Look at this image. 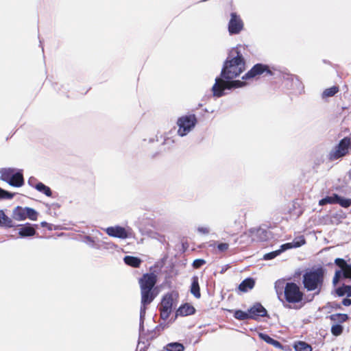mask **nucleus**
<instances>
[{"mask_svg":"<svg viewBox=\"0 0 351 351\" xmlns=\"http://www.w3.org/2000/svg\"><path fill=\"white\" fill-rule=\"evenodd\" d=\"M0 226L5 228H12L15 226L12 219L7 216L2 210H0Z\"/></svg>","mask_w":351,"mask_h":351,"instance_id":"obj_23","label":"nucleus"},{"mask_svg":"<svg viewBox=\"0 0 351 351\" xmlns=\"http://www.w3.org/2000/svg\"><path fill=\"white\" fill-rule=\"evenodd\" d=\"M342 304L346 306H349L351 305V299L350 298H344L342 300Z\"/></svg>","mask_w":351,"mask_h":351,"instance_id":"obj_41","label":"nucleus"},{"mask_svg":"<svg viewBox=\"0 0 351 351\" xmlns=\"http://www.w3.org/2000/svg\"><path fill=\"white\" fill-rule=\"evenodd\" d=\"M36 233V231L35 228L30 223H26L23 226H21L19 231V234L22 238L32 237L35 235Z\"/></svg>","mask_w":351,"mask_h":351,"instance_id":"obj_18","label":"nucleus"},{"mask_svg":"<svg viewBox=\"0 0 351 351\" xmlns=\"http://www.w3.org/2000/svg\"><path fill=\"white\" fill-rule=\"evenodd\" d=\"M341 271L340 270H337L335 273V276L333 277V283H337L341 278H343V276L341 274Z\"/></svg>","mask_w":351,"mask_h":351,"instance_id":"obj_39","label":"nucleus"},{"mask_svg":"<svg viewBox=\"0 0 351 351\" xmlns=\"http://www.w3.org/2000/svg\"><path fill=\"white\" fill-rule=\"evenodd\" d=\"M195 309L193 306L186 303L176 311V316H188L194 314Z\"/></svg>","mask_w":351,"mask_h":351,"instance_id":"obj_17","label":"nucleus"},{"mask_svg":"<svg viewBox=\"0 0 351 351\" xmlns=\"http://www.w3.org/2000/svg\"><path fill=\"white\" fill-rule=\"evenodd\" d=\"M304 293L295 282H287L284 287L283 297L281 301L289 304H298L302 302Z\"/></svg>","mask_w":351,"mask_h":351,"instance_id":"obj_4","label":"nucleus"},{"mask_svg":"<svg viewBox=\"0 0 351 351\" xmlns=\"http://www.w3.org/2000/svg\"><path fill=\"white\" fill-rule=\"evenodd\" d=\"M341 206L348 208L351 206V199H344L339 196V200L337 202Z\"/></svg>","mask_w":351,"mask_h":351,"instance_id":"obj_34","label":"nucleus"},{"mask_svg":"<svg viewBox=\"0 0 351 351\" xmlns=\"http://www.w3.org/2000/svg\"><path fill=\"white\" fill-rule=\"evenodd\" d=\"M336 293L339 296H344L351 297V285H346L343 284L342 286L338 287L336 289Z\"/></svg>","mask_w":351,"mask_h":351,"instance_id":"obj_25","label":"nucleus"},{"mask_svg":"<svg viewBox=\"0 0 351 351\" xmlns=\"http://www.w3.org/2000/svg\"><path fill=\"white\" fill-rule=\"evenodd\" d=\"M197 230L199 232L204 234H206L209 233V229L206 227H199L197 228Z\"/></svg>","mask_w":351,"mask_h":351,"instance_id":"obj_40","label":"nucleus"},{"mask_svg":"<svg viewBox=\"0 0 351 351\" xmlns=\"http://www.w3.org/2000/svg\"><path fill=\"white\" fill-rule=\"evenodd\" d=\"M191 293L196 298H200L201 297V292H200V287L199 285V279L197 276H193L192 278V283L191 285Z\"/></svg>","mask_w":351,"mask_h":351,"instance_id":"obj_22","label":"nucleus"},{"mask_svg":"<svg viewBox=\"0 0 351 351\" xmlns=\"http://www.w3.org/2000/svg\"><path fill=\"white\" fill-rule=\"evenodd\" d=\"M106 232L110 237L122 239H127L130 236L125 228L119 226L108 227L106 229Z\"/></svg>","mask_w":351,"mask_h":351,"instance_id":"obj_12","label":"nucleus"},{"mask_svg":"<svg viewBox=\"0 0 351 351\" xmlns=\"http://www.w3.org/2000/svg\"><path fill=\"white\" fill-rule=\"evenodd\" d=\"M249 315H250L249 311L245 312L241 310H237V311H235V312L234 313V318H236L237 319H239V320H245V319H250Z\"/></svg>","mask_w":351,"mask_h":351,"instance_id":"obj_31","label":"nucleus"},{"mask_svg":"<svg viewBox=\"0 0 351 351\" xmlns=\"http://www.w3.org/2000/svg\"><path fill=\"white\" fill-rule=\"evenodd\" d=\"M280 254V251H279V250H278L265 254L264 255V259L265 260H271Z\"/></svg>","mask_w":351,"mask_h":351,"instance_id":"obj_35","label":"nucleus"},{"mask_svg":"<svg viewBox=\"0 0 351 351\" xmlns=\"http://www.w3.org/2000/svg\"><path fill=\"white\" fill-rule=\"evenodd\" d=\"M245 69V63L238 47L232 49L223 64L220 77L215 78L212 87L213 97H221L226 95V90L246 85L245 81L233 80Z\"/></svg>","mask_w":351,"mask_h":351,"instance_id":"obj_1","label":"nucleus"},{"mask_svg":"<svg viewBox=\"0 0 351 351\" xmlns=\"http://www.w3.org/2000/svg\"><path fill=\"white\" fill-rule=\"evenodd\" d=\"M24 183V179L23 174L20 172L14 173H13L10 182L9 184L15 186V187H20Z\"/></svg>","mask_w":351,"mask_h":351,"instance_id":"obj_21","label":"nucleus"},{"mask_svg":"<svg viewBox=\"0 0 351 351\" xmlns=\"http://www.w3.org/2000/svg\"><path fill=\"white\" fill-rule=\"evenodd\" d=\"M338 92V88L337 86H332L329 88H326L322 94L323 97H332Z\"/></svg>","mask_w":351,"mask_h":351,"instance_id":"obj_33","label":"nucleus"},{"mask_svg":"<svg viewBox=\"0 0 351 351\" xmlns=\"http://www.w3.org/2000/svg\"><path fill=\"white\" fill-rule=\"evenodd\" d=\"M330 320L333 323L330 332L333 336L338 337L343 332V327L341 324L347 322L350 317L346 313H334L328 316Z\"/></svg>","mask_w":351,"mask_h":351,"instance_id":"obj_6","label":"nucleus"},{"mask_svg":"<svg viewBox=\"0 0 351 351\" xmlns=\"http://www.w3.org/2000/svg\"><path fill=\"white\" fill-rule=\"evenodd\" d=\"M166 351H184V346L178 342L169 343L164 348Z\"/></svg>","mask_w":351,"mask_h":351,"instance_id":"obj_28","label":"nucleus"},{"mask_svg":"<svg viewBox=\"0 0 351 351\" xmlns=\"http://www.w3.org/2000/svg\"><path fill=\"white\" fill-rule=\"evenodd\" d=\"M12 217L16 221H23L27 218L32 221H36L38 217V213L32 208L16 206L13 210Z\"/></svg>","mask_w":351,"mask_h":351,"instance_id":"obj_7","label":"nucleus"},{"mask_svg":"<svg viewBox=\"0 0 351 351\" xmlns=\"http://www.w3.org/2000/svg\"><path fill=\"white\" fill-rule=\"evenodd\" d=\"M206 264V261L204 260V259H195L193 262V268L195 269H199L200 268L202 265H205Z\"/></svg>","mask_w":351,"mask_h":351,"instance_id":"obj_36","label":"nucleus"},{"mask_svg":"<svg viewBox=\"0 0 351 351\" xmlns=\"http://www.w3.org/2000/svg\"><path fill=\"white\" fill-rule=\"evenodd\" d=\"M173 303L172 293H167L162 297L159 306L160 317L162 319L165 321L169 317L173 310Z\"/></svg>","mask_w":351,"mask_h":351,"instance_id":"obj_8","label":"nucleus"},{"mask_svg":"<svg viewBox=\"0 0 351 351\" xmlns=\"http://www.w3.org/2000/svg\"><path fill=\"white\" fill-rule=\"evenodd\" d=\"M294 349L295 351H312V347L305 341H298L295 343Z\"/></svg>","mask_w":351,"mask_h":351,"instance_id":"obj_29","label":"nucleus"},{"mask_svg":"<svg viewBox=\"0 0 351 351\" xmlns=\"http://www.w3.org/2000/svg\"><path fill=\"white\" fill-rule=\"evenodd\" d=\"M283 83L289 89H299L301 88V82L298 77L291 74H284L282 76Z\"/></svg>","mask_w":351,"mask_h":351,"instance_id":"obj_15","label":"nucleus"},{"mask_svg":"<svg viewBox=\"0 0 351 351\" xmlns=\"http://www.w3.org/2000/svg\"><path fill=\"white\" fill-rule=\"evenodd\" d=\"M277 294L278 295V298H280V295H282V292L279 293V292L277 291Z\"/></svg>","mask_w":351,"mask_h":351,"instance_id":"obj_43","label":"nucleus"},{"mask_svg":"<svg viewBox=\"0 0 351 351\" xmlns=\"http://www.w3.org/2000/svg\"><path fill=\"white\" fill-rule=\"evenodd\" d=\"M337 308H341V305H340V304L337 305Z\"/></svg>","mask_w":351,"mask_h":351,"instance_id":"obj_45","label":"nucleus"},{"mask_svg":"<svg viewBox=\"0 0 351 351\" xmlns=\"http://www.w3.org/2000/svg\"><path fill=\"white\" fill-rule=\"evenodd\" d=\"M339 200V195L337 194H333L332 196H327L319 201V206H324L326 204H337Z\"/></svg>","mask_w":351,"mask_h":351,"instance_id":"obj_27","label":"nucleus"},{"mask_svg":"<svg viewBox=\"0 0 351 351\" xmlns=\"http://www.w3.org/2000/svg\"><path fill=\"white\" fill-rule=\"evenodd\" d=\"M124 262L126 265H128L129 266H131V267H135V268H138L140 267L142 261L138 257L132 256H126L124 258Z\"/></svg>","mask_w":351,"mask_h":351,"instance_id":"obj_24","label":"nucleus"},{"mask_svg":"<svg viewBox=\"0 0 351 351\" xmlns=\"http://www.w3.org/2000/svg\"><path fill=\"white\" fill-rule=\"evenodd\" d=\"M228 247H229V245H228V243H221L217 245V250L221 252H224L227 251Z\"/></svg>","mask_w":351,"mask_h":351,"instance_id":"obj_38","label":"nucleus"},{"mask_svg":"<svg viewBox=\"0 0 351 351\" xmlns=\"http://www.w3.org/2000/svg\"><path fill=\"white\" fill-rule=\"evenodd\" d=\"M14 196V194L5 191L2 189H0V197L1 198H5V199H11Z\"/></svg>","mask_w":351,"mask_h":351,"instance_id":"obj_37","label":"nucleus"},{"mask_svg":"<svg viewBox=\"0 0 351 351\" xmlns=\"http://www.w3.org/2000/svg\"><path fill=\"white\" fill-rule=\"evenodd\" d=\"M243 28V23L241 17L235 12L230 14V19L228 23V32L230 34H238Z\"/></svg>","mask_w":351,"mask_h":351,"instance_id":"obj_11","label":"nucleus"},{"mask_svg":"<svg viewBox=\"0 0 351 351\" xmlns=\"http://www.w3.org/2000/svg\"><path fill=\"white\" fill-rule=\"evenodd\" d=\"M35 188L38 191L46 195L47 197H51L52 195V192H51V189L49 186L45 185L42 182H38V184H36L35 186Z\"/></svg>","mask_w":351,"mask_h":351,"instance_id":"obj_30","label":"nucleus"},{"mask_svg":"<svg viewBox=\"0 0 351 351\" xmlns=\"http://www.w3.org/2000/svg\"><path fill=\"white\" fill-rule=\"evenodd\" d=\"M13 171L11 169H5L2 171L1 178L3 181L8 182L9 184V182L13 175Z\"/></svg>","mask_w":351,"mask_h":351,"instance_id":"obj_32","label":"nucleus"},{"mask_svg":"<svg viewBox=\"0 0 351 351\" xmlns=\"http://www.w3.org/2000/svg\"><path fill=\"white\" fill-rule=\"evenodd\" d=\"M258 336L262 340L265 341L269 344L274 346L276 348L282 347L281 343L278 341L274 339L267 334L259 333Z\"/></svg>","mask_w":351,"mask_h":351,"instance_id":"obj_26","label":"nucleus"},{"mask_svg":"<svg viewBox=\"0 0 351 351\" xmlns=\"http://www.w3.org/2000/svg\"><path fill=\"white\" fill-rule=\"evenodd\" d=\"M266 73L271 75L273 73L267 65L263 64H255L245 75L242 77L243 80H248L256 77L261 74Z\"/></svg>","mask_w":351,"mask_h":351,"instance_id":"obj_10","label":"nucleus"},{"mask_svg":"<svg viewBox=\"0 0 351 351\" xmlns=\"http://www.w3.org/2000/svg\"><path fill=\"white\" fill-rule=\"evenodd\" d=\"M325 271L322 267L307 270L302 277L304 288L308 291H316L319 294L323 287Z\"/></svg>","mask_w":351,"mask_h":351,"instance_id":"obj_3","label":"nucleus"},{"mask_svg":"<svg viewBox=\"0 0 351 351\" xmlns=\"http://www.w3.org/2000/svg\"><path fill=\"white\" fill-rule=\"evenodd\" d=\"M46 224H47V223H46V222H43V223H41L42 226H45Z\"/></svg>","mask_w":351,"mask_h":351,"instance_id":"obj_44","label":"nucleus"},{"mask_svg":"<svg viewBox=\"0 0 351 351\" xmlns=\"http://www.w3.org/2000/svg\"><path fill=\"white\" fill-rule=\"evenodd\" d=\"M249 315L251 319H258L259 317L267 316V310L261 303H255L249 310Z\"/></svg>","mask_w":351,"mask_h":351,"instance_id":"obj_13","label":"nucleus"},{"mask_svg":"<svg viewBox=\"0 0 351 351\" xmlns=\"http://www.w3.org/2000/svg\"><path fill=\"white\" fill-rule=\"evenodd\" d=\"M335 263L340 268L343 278L348 279L351 281V265L348 264L344 259L341 258H336Z\"/></svg>","mask_w":351,"mask_h":351,"instance_id":"obj_14","label":"nucleus"},{"mask_svg":"<svg viewBox=\"0 0 351 351\" xmlns=\"http://www.w3.org/2000/svg\"><path fill=\"white\" fill-rule=\"evenodd\" d=\"M197 122L195 114H188L180 117L177 121V125L179 126L178 132L181 130L183 132H190L192 130Z\"/></svg>","mask_w":351,"mask_h":351,"instance_id":"obj_9","label":"nucleus"},{"mask_svg":"<svg viewBox=\"0 0 351 351\" xmlns=\"http://www.w3.org/2000/svg\"><path fill=\"white\" fill-rule=\"evenodd\" d=\"M181 136H185L187 133H179Z\"/></svg>","mask_w":351,"mask_h":351,"instance_id":"obj_42","label":"nucleus"},{"mask_svg":"<svg viewBox=\"0 0 351 351\" xmlns=\"http://www.w3.org/2000/svg\"><path fill=\"white\" fill-rule=\"evenodd\" d=\"M165 325L159 324L156 326L154 329L147 331L145 336L147 341H152L160 335L161 332L164 330Z\"/></svg>","mask_w":351,"mask_h":351,"instance_id":"obj_16","label":"nucleus"},{"mask_svg":"<svg viewBox=\"0 0 351 351\" xmlns=\"http://www.w3.org/2000/svg\"><path fill=\"white\" fill-rule=\"evenodd\" d=\"M306 240L304 237H300L298 241L294 240L292 243H287L280 246L279 251H280V254L289 249H291L293 247H299L304 244H305Z\"/></svg>","mask_w":351,"mask_h":351,"instance_id":"obj_19","label":"nucleus"},{"mask_svg":"<svg viewBox=\"0 0 351 351\" xmlns=\"http://www.w3.org/2000/svg\"><path fill=\"white\" fill-rule=\"evenodd\" d=\"M351 149V139L345 137L335 147L329 154V159L331 160H337L349 154Z\"/></svg>","mask_w":351,"mask_h":351,"instance_id":"obj_5","label":"nucleus"},{"mask_svg":"<svg viewBox=\"0 0 351 351\" xmlns=\"http://www.w3.org/2000/svg\"><path fill=\"white\" fill-rule=\"evenodd\" d=\"M158 281V276L155 272L143 274L138 279L141 290V317L145 315L147 306L149 305L158 295L155 287Z\"/></svg>","mask_w":351,"mask_h":351,"instance_id":"obj_2","label":"nucleus"},{"mask_svg":"<svg viewBox=\"0 0 351 351\" xmlns=\"http://www.w3.org/2000/svg\"><path fill=\"white\" fill-rule=\"evenodd\" d=\"M255 281L252 278H247L243 280L239 285V290L241 292H247L248 290L254 288Z\"/></svg>","mask_w":351,"mask_h":351,"instance_id":"obj_20","label":"nucleus"}]
</instances>
